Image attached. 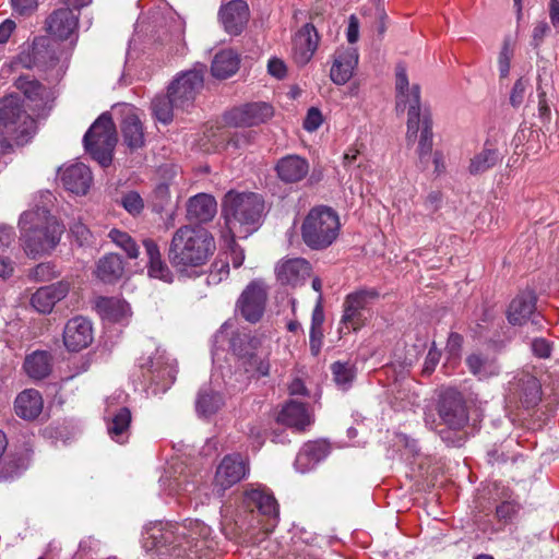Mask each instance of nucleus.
<instances>
[{"label": "nucleus", "mask_w": 559, "mask_h": 559, "mask_svg": "<svg viewBox=\"0 0 559 559\" xmlns=\"http://www.w3.org/2000/svg\"><path fill=\"white\" fill-rule=\"evenodd\" d=\"M229 275V265L227 262L214 263L209 275L206 283L209 285H217Z\"/></svg>", "instance_id": "6e6d98bb"}, {"label": "nucleus", "mask_w": 559, "mask_h": 559, "mask_svg": "<svg viewBox=\"0 0 559 559\" xmlns=\"http://www.w3.org/2000/svg\"><path fill=\"white\" fill-rule=\"evenodd\" d=\"M124 273V263L117 253H108L96 263L95 276L106 284L117 283Z\"/></svg>", "instance_id": "58836bf2"}, {"label": "nucleus", "mask_w": 559, "mask_h": 559, "mask_svg": "<svg viewBox=\"0 0 559 559\" xmlns=\"http://www.w3.org/2000/svg\"><path fill=\"white\" fill-rule=\"evenodd\" d=\"M508 400L521 404L526 409L535 407L542 400L539 381L528 373L516 377L509 384Z\"/></svg>", "instance_id": "aec40b11"}, {"label": "nucleus", "mask_w": 559, "mask_h": 559, "mask_svg": "<svg viewBox=\"0 0 559 559\" xmlns=\"http://www.w3.org/2000/svg\"><path fill=\"white\" fill-rule=\"evenodd\" d=\"M115 397L106 400L104 419L111 440L124 444L130 438L131 412L128 407H114Z\"/></svg>", "instance_id": "412c9836"}, {"label": "nucleus", "mask_w": 559, "mask_h": 559, "mask_svg": "<svg viewBox=\"0 0 559 559\" xmlns=\"http://www.w3.org/2000/svg\"><path fill=\"white\" fill-rule=\"evenodd\" d=\"M341 230L338 214L331 207L320 205L311 209L301 225V237L312 250H324L337 239Z\"/></svg>", "instance_id": "0eeeda50"}, {"label": "nucleus", "mask_w": 559, "mask_h": 559, "mask_svg": "<svg viewBox=\"0 0 559 559\" xmlns=\"http://www.w3.org/2000/svg\"><path fill=\"white\" fill-rule=\"evenodd\" d=\"M13 10L21 15H26L37 8V0H11Z\"/></svg>", "instance_id": "680f3d73"}, {"label": "nucleus", "mask_w": 559, "mask_h": 559, "mask_svg": "<svg viewBox=\"0 0 559 559\" xmlns=\"http://www.w3.org/2000/svg\"><path fill=\"white\" fill-rule=\"evenodd\" d=\"M175 103L168 92L166 95H156L151 103L153 117L164 124L170 123L174 119V111L178 109Z\"/></svg>", "instance_id": "a18cd8bd"}, {"label": "nucleus", "mask_w": 559, "mask_h": 559, "mask_svg": "<svg viewBox=\"0 0 559 559\" xmlns=\"http://www.w3.org/2000/svg\"><path fill=\"white\" fill-rule=\"evenodd\" d=\"M218 19L229 35H238L249 21V7L243 0H231L221 7Z\"/></svg>", "instance_id": "c85d7f7f"}, {"label": "nucleus", "mask_w": 559, "mask_h": 559, "mask_svg": "<svg viewBox=\"0 0 559 559\" xmlns=\"http://www.w3.org/2000/svg\"><path fill=\"white\" fill-rule=\"evenodd\" d=\"M225 400L221 392L219 384L211 383L203 385L198 393L195 409L200 417H210L217 413L224 405Z\"/></svg>", "instance_id": "f704fd0d"}, {"label": "nucleus", "mask_w": 559, "mask_h": 559, "mask_svg": "<svg viewBox=\"0 0 559 559\" xmlns=\"http://www.w3.org/2000/svg\"><path fill=\"white\" fill-rule=\"evenodd\" d=\"M191 473L182 466H170L159 478L160 488L169 496H190L199 487V478L194 475L189 479Z\"/></svg>", "instance_id": "5701e85b"}, {"label": "nucleus", "mask_w": 559, "mask_h": 559, "mask_svg": "<svg viewBox=\"0 0 559 559\" xmlns=\"http://www.w3.org/2000/svg\"><path fill=\"white\" fill-rule=\"evenodd\" d=\"M441 353L436 348V344L432 343L428 354L426 356L423 371L426 374H430L440 361Z\"/></svg>", "instance_id": "052dcab7"}, {"label": "nucleus", "mask_w": 559, "mask_h": 559, "mask_svg": "<svg viewBox=\"0 0 559 559\" xmlns=\"http://www.w3.org/2000/svg\"><path fill=\"white\" fill-rule=\"evenodd\" d=\"M323 331L322 329H310L309 346L313 356H317L322 347Z\"/></svg>", "instance_id": "e2e57ef3"}, {"label": "nucleus", "mask_w": 559, "mask_h": 559, "mask_svg": "<svg viewBox=\"0 0 559 559\" xmlns=\"http://www.w3.org/2000/svg\"><path fill=\"white\" fill-rule=\"evenodd\" d=\"M141 362L142 376L153 394L165 393L175 382L177 365L165 350L157 348Z\"/></svg>", "instance_id": "9d476101"}, {"label": "nucleus", "mask_w": 559, "mask_h": 559, "mask_svg": "<svg viewBox=\"0 0 559 559\" xmlns=\"http://www.w3.org/2000/svg\"><path fill=\"white\" fill-rule=\"evenodd\" d=\"M530 85V79L524 76H521L515 81L510 93V104L512 107L518 108L523 104L526 91Z\"/></svg>", "instance_id": "3c124183"}, {"label": "nucleus", "mask_w": 559, "mask_h": 559, "mask_svg": "<svg viewBox=\"0 0 559 559\" xmlns=\"http://www.w3.org/2000/svg\"><path fill=\"white\" fill-rule=\"evenodd\" d=\"M143 246L148 259L147 274L152 278L160 280L165 283H171L174 275L168 265L162 260L157 243L152 239H144Z\"/></svg>", "instance_id": "e433bc0d"}, {"label": "nucleus", "mask_w": 559, "mask_h": 559, "mask_svg": "<svg viewBox=\"0 0 559 559\" xmlns=\"http://www.w3.org/2000/svg\"><path fill=\"white\" fill-rule=\"evenodd\" d=\"M277 177L285 183L301 181L309 173V163L299 155H287L280 158L275 165Z\"/></svg>", "instance_id": "72a5a7b5"}, {"label": "nucleus", "mask_w": 559, "mask_h": 559, "mask_svg": "<svg viewBox=\"0 0 559 559\" xmlns=\"http://www.w3.org/2000/svg\"><path fill=\"white\" fill-rule=\"evenodd\" d=\"M536 299L532 293H523L516 296L508 309V320L512 325H523L531 321L534 325H540L544 320L535 312Z\"/></svg>", "instance_id": "cd10ccee"}, {"label": "nucleus", "mask_w": 559, "mask_h": 559, "mask_svg": "<svg viewBox=\"0 0 559 559\" xmlns=\"http://www.w3.org/2000/svg\"><path fill=\"white\" fill-rule=\"evenodd\" d=\"M515 512V506L509 501L502 502L496 510L497 516L501 520H510Z\"/></svg>", "instance_id": "338daca9"}, {"label": "nucleus", "mask_w": 559, "mask_h": 559, "mask_svg": "<svg viewBox=\"0 0 559 559\" xmlns=\"http://www.w3.org/2000/svg\"><path fill=\"white\" fill-rule=\"evenodd\" d=\"M513 57V49L509 39H506L498 57V68L500 78H507L510 73L511 59Z\"/></svg>", "instance_id": "603ef678"}, {"label": "nucleus", "mask_w": 559, "mask_h": 559, "mask_svg": "<svg viewBox=\"0 0 559 559\" xmlns=\"http://www.w3.org/2000/svg\"><path fill=\"white\" fill-rule=\"evenodd\" d=\"M44 39L35 40L32 47L21 51L17 56L15 63L23 68L31 69L36 66H45L46 68H55L61 63L60 68L67 67L70 59V52L62 50L57 55L53 45H47V53L49 55L48 60L41 55L40 48L44 47Z\"/></svg>", "instance_id": "a211bd4d"}, {"label": "nucleus", "mask_w": 559, "mask_h": 559, "mask_svg": "<svg viewBox=\"0 0 559 559\" xmlns=\"http://www.w3.org/2000/svg\"><path fill=\"white\" fill-rule=\"evenodd\" d=\"M95 309L103 320L120 324H127L132 314L129 304L117 297L96 298Z\"/></svg>", "instance_id": "2f4dec72"}, {"label": "nucleus", "mask_w": 559, "mask_h": 559, "mask_svg": "<svg viewBox=\"0 0 559 559\" xmlns=\"http://www.w3.org/2000/svg\"><path fill=\"white\" fill-rule=\"evenodd\" d=\"M263 342L264 337L248 333H236L230 340L233 353L252 377H266L270 373V349L263 346Z\"/></svg>", "instance_id": "6e6552de"}, {"label": "nucleus", "mask_w": 559, "mask_h": 559, "mask_svg": "<svg viewBox=\"0 0 559 559\" xmlns=\"http://www.w3.org/2000/svg\"><path fill=\"white\" fill-rule=\"evenodd\" d=\"M47 32L52 37V40H69V48L67 50L71 53L78 41V25L79 15L75 14L70 8H61L53 11L47 19ZM49 45L56 46L55 43ZM57 55L66 48L55 47Z\"/></svg>", "instance_id": "f8f14e48"}, {"label": "nucleus", "mask_w": 559, "mask_h": 559, "mask_svg": "<svg viewBox=\"0 0 559 559\" xmlns=\"http://www.w3.org/2000/svg\"><path fill=\"white\" fill-rule=\"evenodd\" d=\"M216 210L217 203L212 195L199 193L189 199L187 216L189 219L206 223L214 217Z\"/></svg>", "instance_id": "4c0bfd02"}, {"label": "nucleus", "mask_w": 559, "mask_h": 559, "mask_svg": "<svg viewBox=\"0 0 559 559\" xmlns=\"http://www.w3.org/2000/svg\"><path fill=\"white\" fill-rule=\"evenodd\" d=\"M203 67L200 69L194 68L176 76L169 84L167 92L174 97L177 108L183 110L193 104L197 94L203 87Z\"/></svg>", "instance_id": "ddd939ff"}, {"label": "nucleus", "mask_w": 559, "mask_h": 559, "mask_svg": "<svg viewBox=\"0 0 559 559\" xmlns=\"http://www.w3.org/2000/svg\"><path fill=\"white\" fill-rule=\"evenodd\" d=\"M264 201L253 192L228 191L223 199L226 226L234 237L247 238L262 222Z\"/></svg>", "instance_id": "423d86ee"}, {"label": "nucleus", "mask_w": 559, "mask_h": 559, "mask_svg": "<svg viewBox=\"0 0 559 559\" xmlns=\"http://www.w3.org/2000/svg\"><path fill=\"white\" fill-rule=\"evenodd\" d=\"M273 116V108L264 102L249 103L235 107L224 115L226 124L235 128L254 127L266 122Z\"/></svg>", "instance_id": "dca6fc26"}, {"label": "nucleus", "mask_w": 559, "mask_h": 559, "mask_svg": "<svg viewBox=\"0 0 559 559\" xmlns=\"http://www.w3.org/2000/svg\"><path fill=\"white\" fill-rule=\"evenodd\" d=\"M549 19L552 26L559 33V0H550Z\"/></svg>", "instance_id": "774afa93"}, {"label": "nucleus", "mask_w": 559, "mask_h": 559, "mask_svg": "<svg viewBox=\"0 0 559 559\" xmlns=\"http://www.w3.org/2000/svg\"><path fill=\"white\" fill-rule=\"evenodd\" d=\"M333 380L338 389L347 391L352 388L357 370L354 364L349 361H335L331 365Z\"/></svg>", "instance_id": "49530a36"}, {"label": "nucleus", "mask_w": 559, "mask_h": 559, "mask_svg": "<svg viewBox=\"0 0 559 559\" xmlns=\"http://www.w3.org/2000/svg\"><path fill=\"white\" fill-rule=\"evenodd\" d=\"M320 36L316 27L307 23L294 36L293 58L298 66L307 64L316 53Z\"/></svg>", "instance_id": "bb28decb"}, {"label": "nucleus", "mask_w": 559, "mask_h": 559, "mask_svg": "<svg viewBox=\"0 0 559 559\" xmlns=\"http://www.w3.org/2000/svg\"><path fill=\"white\" fill-rule=\"evenodd\" d=\"M463 345V337L456 332H451L449 334L447 345H445V354H447V360L453 361L456 364L461 356Z\"/></svg>", "instance_id": "8fccbe9b"}, {"label": "nucleus", "mask_w": 559, "mask_h": 559, "mask_svg": "<svg viewBox=\"0 0 559 559\" xmlns=\"http://www.w3.org/2000/svg\"><path fill=\"white\" fill-rule=\"evenodd\" d=\"M70 292V283L59 281L57 283L39 287L32 294L29 304L39 313H50L56 304L67 297Z\"/></svg>", "instance_id": "b1692460"}, {"label": "nucleus", "mask_w": 559, "mask_h": 559, "mask_svg": "<svg viewBox=\"0 0 559 559\" xmlns=\"http://www.w3.org/2000/svg\"><path fill=\"white\" fill-rule=\"evenodd\" d=\"M15 86L23 93L25 97L23 106L27 107L32 115L22 109L19 96L3 97L0 99V132L16 141H24L35 133L36 123L33 116L46 117L52 107L53 95L49 88L28 76H19Z\"/></svg>", "instance_id": "f257e3e1"}, {"label": "nucleus", "mask_w": 559, "mask_h": 559, "mask_svg": "<svg viewBox=\"0 0 559 559\" xmlns=\"http://www.w3.org/2000/svg\"><path fill=\"white\" fill-rule=\"evenodd\" d=\"M329 454V444L323 440L308 441L298 452L294 466L299 473L313 469Z\"/></svg>", "instance_id": "473e14b6"}, {"label": "nucleus", "mask_w": 559, "mask_h": 559, "mask_svg": "<svg viewBox=\"0 0 559 559\" xmlns=\"http://www.w3.org/2000/svg\"><path fill=\"white\" fill-rule=\"evenodd\" d=\"M275 274L281 284L296 287L311 275V265L304 258L283 259L276 264Z\"/></svg>", "instance_id": "393cba45"}, {"label": "nucleus", "mask_w": 559, "mask_h": 559, "mask_svg": "<svg viewBox=\"0 0 559 559\" xmlns=\"http://www.w3.org/2000/svg\"><path fill=\"white\" fill-rule=\"evenodd\" d=\"M108 237L126 252L128 258L136 259L139 257V246L128 233L114 228L109 231Z\"/></svg>", "instance_id": "de8ad7c7"}, {"label": "nucleus", "mask_w": 559, "mask_h": 559, "mask_svg": "<svg viewBox=\"0 0 559 559\" xmlns=\"http://www.w3.org/2000/svg\"><path fill=\"white\" fill-rule=\"evenodd\" d=\"M121 204L132 215L140 214L144 207L141 195L135 191L126 193L121 199Z\"/></svg>", "instance_id": "864d4df0"}, {"label": "nucleus", "mask_w": 559, "mask_h": 559, "mask_svg": "<svg viewBox=\"0 0 559 559\" xmlns=\"http://www.w3.org/2000/svg\"><path fill=\"white\" fill-rule=\"evenodd\" d=\"M532 350L538 358H548L551 355L552 343L544 337H536L531 344Z\"/></svg>", "instance_id": "bf43d9fd"}, {"label": "nucleus", "mask_w": 559, "mask_h": 559, "mask_svg": "<svg viewBox=\"0 0 559 559\" xmlns=\"http://www.w3.org/2000/svg\"><path fill=\"white\" fill-rule=\"evenodd\" d=\"M19 226L23 249L32 258L53 250L64 230L63 225L47 209L39 206L23 212Z\"/></svg>", "instance_id": "39448f33"}, {"label": "nucleus", "mask_w": 559, "mask_h": 559, "mask_svg": "<svg viewBox=\"0 0 559 559\" xmlns=\"http://www.w3.org/2000/svg\"><path fill=\"white\" fill-rule=\"evenodd\" d=\"M379 294L374 289H360L348 294L343 304V316L341 318L340 331H358L366 321V311Z\"/></svg>", "instance_id": "9b49d317"}, {"label": "nucleus", "mask_w": 559, "mask_h": 559, "mask_svg": "<svg viewBox=\"0 0 559 559\" xmlns=\"http://www.w3.org/2000/svg\"><path fill=\"white\" fill-rule=\"evenodd\" d=\"M466 365L471 373L479 380H486L499 373L500 368L495 358L480 353L467 356Z\"/></svg>", "instance_id": "79ce46f5"}, {"label": "nucleus", "mask_w": 559, "mask_h": 559, "mask_svg": "<svg viewBox=\"0 0 559 559\" xmlns=\"http://www.w3.org/2000/svg\"><path fill=\"white\" fill-rule=\"evenodd\" d=\"M323 122L321 111L317 107L308 109L306 118L304 120V129L308 132H313L320 128Z\"/></svg>", "instance_id": "13d9d810"}, {"label": "nucleus", "mask_w": 559, "mask_h": 559, "mask_svg": "<svg viewBox=\"0 0 559 559\" xmlns=\"http://www.w3.org/2000/svg\"><path fill=\"white\" fill-rule=\"evenodd\" d=\"M85 151L102 167L112 162V153L117 144V132L111 116L102 114L90 127L83 138Z\"/></svg>", "instance_id": "1a4fd4ad"}, {"label": "nucleus", "mask_w": 559, "mask_h": 559, "mask_svg": "<svg viewBox=\"0 0 559 559\" xmlns=\"http://www.w3.org/2000/svg\"><path fill=\"white\" fill-rule=\"evenodd\" d=\"M60 179L68 191L78 195L86 194L93 182L92 171L83 163H75L61 169Z\"/></svg>", "instance_id": "7c9ffc66"}, {"label": "nucleus", "mask_w": 559, "mask_h": 559, "mask_svg": "<svg viewBox=\"0 0 559 559\" xmlns=\"http://www.w3.org/2000/svg\"><path fill=\"white\" fill-rule=\"evenodd\" d=\"M255 136L257 133L254 131L236 132L227 141V147L245 148L254 141Z\"/></svg>", "instance_id": "5fc2aeb1"}, {"label": "nucleus", "mask_w": 559, "mask_h": 559, "mask_svg": "<svg viewBox=\"0 0 559 559\" xmlns=\"http://www.w3.org/2000/svg\"><path fill=\"white\" fill-rule=\"evenodd\" d=\"M346 38L349 44H355L359 38V21L355 15L348 19Z\"/></svg>", "instance_id": "69168bd1"}, {"label": "nucleus", "mask_w": 559, "mask_h": 559, "mask_svg": "<svg viewBox=\"0 0 559 559\" xmlns=\"http://www.w3.org/2000/svg\"><path fill=\"white\" fill-rule=\"evenodd\" d=\"M239 68V58L236 52L225 49L217 52L213 59L211 71L213 76L227 79L234 75Z\"/></svg>", "instance_id": "37998d69"}, {"label": "nucleus", "mask_w": 559, "mask_h": 559, "mask_svg": "<svg viewBox=\"0 0 559 559\" xmlns=\"http://www.w3.org/2000/svg\"><path fill=\"white\" fill-rule=\"evenodd\" d=\"M71 236L78 242L79 246H85L91 242L92 233L90 229L81 222H74L70 226Z\"/></svg>", "instance_id": "4d7b16f0"}, {"label": "nucleus", "mask_w": 559, "mask_h": 559, "mask_svg": "<svg viewBox=\"0 0 559 559\" xmlns=\"http://www.w3.org/2000/svg\"><path fill=\"white\" fill-rule=\"evenodd\" d=\"M499 159L498 150L486 142L484 148L471 159L468 170L472 175L481 174L493 167Z\"/></svg>", "instance_id": "c03bdc74"}, {"label": "nucleus", "mask_w": 559, "mask_h": 559, "mask_svg": "<svg viewBox=\"0 0 559 559\" xmlns=\"http://www.w3.org/2000/svg\"><path fill=\"white\" fill-rule=\"evenodd\" d=\"M267 71L272 76L283 79L286 75V66L281 59L272 58L267 62Z\"/></svg>", "instance_id": "0e129e2a"}, {"label": "nucleus", "mask_w": 559, "mask_h": 559, "mask_svg": "<svg viewBox=\"0 0 559 559\" xmlns=\"http://www.w3.org/2000/svg\"><path fill=\"white\" fill-rule=\"evenodd\" d=\"M43 397L35 389H26L20 392L14 401L15 414L25 420L37 418L43 411Z\"/></svg>", "instance_id": "c9c22d12"}, {"label": "nucleus", "mask_w": 559, "mask_h": 559, "mask_svg": "<svg viewBox=\"0 0 559 559\" xmlns=\"http://www.w3.org/2000/svg\"><path fill=\"white\" fill-rule=\"evenodd\" d=\"M215 242L212 235L200 226H181L169 243L168 260L180 273L204 265L213 254Z\"/></svg>", "instance_id": "20e7f679"}, {"label": "nucleus", "mask_w": 559, "mask_h": 559, "mask_svg": "<svg viewBox=\"0 0 559 559\" xmlns=\"http://www.w3.org/2000/svg\"><path fill=\"white\" fill-rule=\"evenodd\" d=\"M358 64V51L354 47H341L333 55L330 79L336 85L346 84Z\"/></svg>", "instance_id": "a878e982"}, {"label": "nucleus", "mask_w": 559, "mask_h": 559, "mask_svg": "<svg viewBox=\"0 0 559 559\" xmlns=\"http://www.w3.org/2000/svg\"><path fill=\"white\" fill-rule=\"evenodd\" d=\"M243 504L250 511L258 512L267 518V523L263 525L266 532L272 531L278 522V504L274 496L269 490L258 484H250L243 492Z\"/></svg>", "instance_id": "4468645a"}, {"label": "nucleus", "mask_w": 559, "mask_h": 559, "mask_svg": "<svg viewBox=\"0 0 559 559\" xmlns=\"http://www.w3.org/2000/svg\"><path fill=\"white\" fill-rule=\"evenodd\" d=\"M122 138L126 145L132 150L142 147L145 142L144 128L134 109H130L121 122Z\"/></svg>", "instance_id": "ea45409f"}, {"label": "nucleus", "mask_w": 559, "mask_h": 559, "mask_svg": "<svg viewBox=\"0 0 559 559\" xmlns=\"http://www.w3.org/2000/svg\"><path fill=\"white\" fill-rule=\"evenodd\" d=\"M94 340L92 322L82 316L70 319L63 329V344L69 352H80Z\"/></svg>", "instance_id": "4be33fe9"}, {"label": "nucleus", "mask_w": 559, "mask_h": 559, "mask_svg": "<svg viewBox=\"0 0 559 559\" xmlns=\"http://www.w3.org/2000/svg\"><path fill=\"white\" fill-rule=\"evenodd\" d=\"M277 420L297 431H305L314 423V415L308 405L290 400L283 406Z\"/></svg>", "instance_id": "c756f323"}, {"label": "nucleus", "mask_w": 559, "mask_h": 559, "mask_svg": "<svg viewBox=\"0 0 559 559\" xmlns=\"http://www.w3.org/2000/svg\"><path fill=\"white\" fill-rule=\"evenodd\" d=\"M267 292L264 282L253 280L241 293L237 301V309L246 321L257 323L264 313Z\"/></svg>", "instance_id": "2eb2a0df"}, {"label": "nucleus", "mask_w": 559, "mask_h": 559, "mask_svg": "<svg viewBox=\"0 0 559 559\" xmlns=\"http://www.w3.org/2000/svg\"><path fill=\"white\" fill-rule=\"evenodd\" d=\"M211 533V527L199 520L189 519L183 523L157 521L145 525L142 544L146 551L179 558L198 547L199 540H206Z\"/></svg>", "instance_id": "7ed1b4c3"}, {"label": "nucleus", "mask_w": 559, "mask_h": 559, "mask_svg": "<svg viewBox=\"0 0 559 559\" xmlns=\"http://www.w3.org/2000/svg\"><path fill=\"white\" fill-rule=\"evenodd\" d=\"M442 423L454 431L462 430L468 423V412L463 396L455 391L442 394L438 405Z\"/></svg>", "instance_id": "f3484780"}, {"label": "nucleus", "mask_w": 559, "mask_h": 559, "mask_svg": "<svg viewBox=\"0 0 559 559\" xmlns=\"http://www.w3.org/2000/svg\"><path fill=\"white\" fill-rule=\"evenodd\" d=\"M59 275V271L51 262L37 264L31 272V277L37 282H49Z\"/></svg>", "instance_id": "09e8293b"}, {"label": "nucleus", "mask_w": 559, "mask_h": 559, "mask_svg": "<svg viewBox=\"0 0 559 559\" xmlns=\"http://www.w3.org/2000/svg\"><path fill=\"white\" fill-rule=\"evenodd\" d=\"M248 474V460L240 454H228L223 457L216 468L214 485L219 490L225 491L242 480Z\"/></svg>", "instance_id": "6ab92c4d"}, {"label": "nucleus", "mask_w": 559, "mask_h": 559, "mask_svg": "<svg viewBox=\"0 0 559 559\" xmlns=\"http://www.w3.org/2000/svg\"><path fill=\"white\" fill-rule=\"evenodd\" d=\"M395 110L399 115L407 111L408 144L415 143L419 133L417 154L425 168L433 145L432 120L430 111L421 107L420 86L409 84L406 69L402 64H397L395 70Z\"/></svg>", "instance_id": "f03ea898"}, {"label": "nucleus", "mask_w": 559, "mask_h": 559, "mask_svg": "<svg viewBox=\"0 0 559 559\" xmlns=\"http://www.w3.org/2000/svg\"><path fill=\"white\" fill-rule=\"evenodd\" d=\"M23 369L35 380L46 378L51 371V356L46 350H35L24 359Z\"/></svg>", "instance_id": "a19ab883"}]
</instances>
